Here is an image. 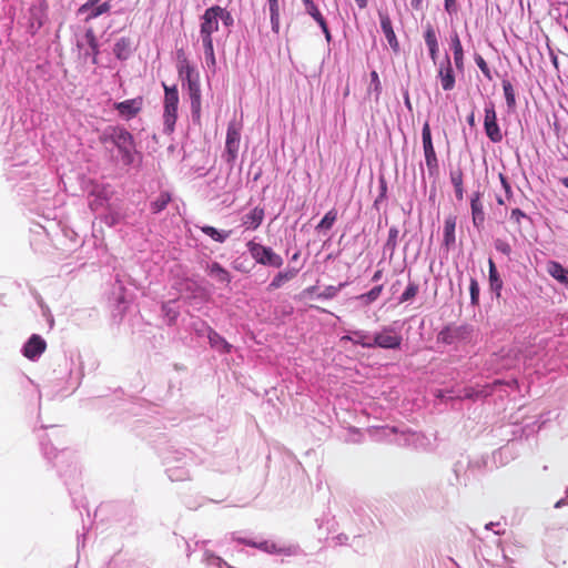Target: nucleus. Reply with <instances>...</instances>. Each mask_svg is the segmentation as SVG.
<instances>
[{
	"instance_id": "nucleus-25",
	"label": "nucleus",
	"mask_w": 568,
	"mask_h": 568,
	"mask_svg": "<svg viewBox=\"0 0 568 568\" xmlns=\"http://www.w3.org/2000/svg\"><path fill=\"white\" fill-rule=\"evenodd\" d=\"M488 290L493 300L499 301L504 290V281L495 261L488 258Z\"/></svg>"
},
{
	"instance_id": "nucleus-37",
	"label": "nucleus",
	"mask_w": 568,
	"mask_h": 568,
	"mask_svg": "<svg viewBox=\"0 0 568 568\" xmlns=\"http://www.w3.org/2000/svg\"><path fill=\"white\" fill-rule=\"evenodd\" d=\"M206 338L210 347L220 355H230L234 349V346L215 329H213Z\"/></svg>"
},
{
	"instance_id": "nucleus-63",
	"label": "nucleus",
	"mask_w": 568,
	"mask_h": 568,
	"mask_svg": "<svg viewBox=\"0 0 568 568\" xmlns=\"http://www.w3.org/2000/svg\"><path fill=\"white\" fill-rule=\"evenodd\" d=\"M444 11L450 17H457L460 6L458 0H443Z\"/></svg>"
},
{
	"instance_id": "nucleus-18",
	"label": "nucleus",
	"mask_w": 568,
	"mask_h": 568,
	"mask_svg": "<svg viewBox=\"0 0 568 568\" xmlns=\"http://www.w3.org/2000/svg\"><path fill=\"white\" fill-rule=\"evenodd\" d=\"M182 90L186 93L190 100L191 119L193 124H200L202 114V93L200 80L182 85Z\"/></svg>"
},
{
	"instance_id": "nucleus-38",
	"label": "nucleus",
	"mask_w": 568,
	"mask_h": 568,
	"mask_svg": "<svg viewBox=\"0 0 568 568\" xmlns=\"http://www.w3.org/2000/svg\"><path fill=\"white\" fill-rule=\"evenodd\" d=\"M548 274L558 283L568 288V267L556 260H549L546 264Z\"/></svg>"
},
{
	"instance_id": "nucleus-36",
	"label": "nucleus",
	"mask_w": 568,
	"mask_h": 568,
	"mask_svg": "<svg viewBox=\"0 0 568 568\" xmlns=\"http://www.w3.org/2000/svg\"><path fill=\"white\" fill-rule=\"evenodd\" d=\"M298 272L300 268L293 266H287L286 268L278 271L267 285V291L273 292L281 288L285 283L292 281Z\"/></svg>"
},
{
	"instance_id": "nucleus-5",
	"label": "nucleus",
	"mask_w": 568,
	"mask_h": 568,
	"mask_svg": "<svg viewBox=\"0 0 568 568\" xmlns=\"http://www.w3.org/2000/svg\"><path fill=\"white\" fill-rule=\"evenodd\" d=\"M98 511L109 514L111 523H114L123 532L131 535L136 531L138 511L131 501H112L101 505Z\"/></svg>"
},
{
	"instance_id": "nucleus-56",
	"label": "nucleus",
	"mask_w": 568,
	"mask_h": 568,
	"mask_svg": "<svg viewBox=\"0 0 568 568\" xmlns=\"http://www.w3.org/2000/svg\"><path fill=\"white\" fill-rule=\"evenodd\" d=\"M418 291H419V284L409 280L405 290L398 296L397 303L403 304V303L413 301L415 298V296L417 295Z\"/></svg>"
},
{
	"instance_id": "nucleus-29",
	"label": "nucleus",
	"mask_w": 568,
	"mask_h": 568,
	"mask_svg": "<svg viewBox=\"0 0 568 568\" xmlns=\"http://www.w3.org/2000/svg\"><path fill=\"white\" fill-rule=\"evenodd\" d=\"M453 474L455 476V483L452 485H464L467 486L473 481L470 473L468 455H462L453 465Z\"/></svg>"
},
{
	"instance_id": "nucleus-8",
	"label": "nucleus",
	"mask_w": 568,
	"mask_h": 568,
	"mask_svg": "<svg viewBox=\"0 0 568 568\" xmlns=\"http://www.w3.org/2000/svg\"><path fill=\"white\" fill-rule=\"evenodd\" d=\"M75 47L79 50L78 58L82 63L99 64L101 44L93 28L89 27L85 29L82 40H77Z\"/></svg>"
},
{
	"instance_id": "nucleus-50",
	"label": "nucleus",
	"mask_w": 568,
	"mask_h": 568,
	"mask_svg": "<svg viewBox=\"0 0 568 568\" xmlns=\"http://www.w3.org/2000/svg\"><path fill=\"white\" fill-rule=\"evenodd\" d=\"M270 11L271 29L274 33L280 32V0H267Z\"/></svg>"
},
{
	"instance_id": "nucleus-49",
	"label": "nucleus",
	"mask_w": 568,
	"mask_h": 568,
	"mask_svg": "<svg viewBox=\"0 0 568 568\" xmlns=\"http://www.w3.org/2000/svg\"><path fill=\"white\" fill-rule=\"evenodd\" d=\"M98 219L108 227H114L124 220V215L119 211L112 210L110 206L106 209V212L100 214Z\"/></svg>"
},
{
	"instance_id": "nucleus-62",
	"label": "nucleus",
	"mask_w": 568,
	"mask_h": 568,
	"mask_svg": "<svg viewBox=\"0 0 568 568\" xmlns=\"http://www.w3.org/2000/svg\"><path fill=\"white\" fill-rule=\"evenodd\" d=\"M202 560L210 567H219V565H226V561L220 556L210 550H204Z\"/></svg>"
},
{
	"instance_id": "nucleus-60",
	"label": "nucleus",
	"mask_w": 568,
	"mask_h": 568,
	"mask_svg": "<svg viewBox=\"0 0 568 568\" xmlns=\"http://www.w3.org/2000/svg\"><path fill=\"white\" fill-rule=\"evenodd\" d=\"M509 445H506L496 449L493 453V462L496 465V467L498 465L507 464L513 458V456L509 455Z\"/></svg>"
},
{
	"instance_id": "nucleus-15",
	"label": "nucleus",
	"mask_w": 568,
	"mask_h": 568,
	"mask_svg": "<svg viewBox=\"0 0 568 568\" xmlns=\"http://www.w3.org/2000/svg\"><path fill=\"white\" fill-rule=\"evenodd\" d=\"M48 11L49 4L47 0H38L32 3L28 9V27L27 31L30 36H36L39 30L48 21Z\"/></svg>"
},
{
	"instance_id": "nucleus-10",
	"label": "nucleus",
	"mask_w": 568,
	"mask_h": 568,
	"mask_svg": "<svg viewBox=\"0 0 568 568\" xmlns=\"http://www.w3.org/2000/svg\"><path fill=\"white\" fill-rule=\"evenodd\" d=\"M474 326L467 323L460 325L446 324L437 334V343L444 345L467 344L471 341Z\"/></svg>"
},
{
	"instance_id": "nucleus-52",
	"label": "nucleus",
	"mask_w": 568,
	"mask_h": 568,
	"mask_svg": "<svg viewBox=\"0 0 568 568\" xmlns=\"http://www.w3.org/2000/svg\"><path fill=\"white\" fill-rule=\"evenodd\" d=\"M190 329L197 337H207L214 328L206 321L196 317L194 321L190 323Z\"/></svg>"
},
{
	"instance_id": "nucleus-59",
	"label": "nucleus",
	"mask_w": 568,
	"mask_h": 568,
	"mask_svg": "<svg viewBox=\"0 0 568 568\" xmlns=\"http://www.w3.org/2000/svg\"><path fill=\"white\" fill-rule=\"evenodd\" d=\"M469 295H470V305L473 307L479 306L480 303V285L476 277L469 278Z\"/></svg>"
},
{
	"instance_id": "nucleus-26",
	"label": "nucleus",
	"mask_w": 568,
	"mask_h": 568,
	"mask_svg": "<svg viewBox=\"0 0 568 568\" xmlns=\"http://www.w3.org/2000/svg\"><path fill=\"white\" fill-rule=\"evenodd\" d=\"M449 49L453 52V63L457 72H465V50L456 30L449 32Z\"/></svg>"
},
{
	"instance_id": "nucleus-54",
	"label": "nucleus",
	"mask_w": 568,
	"mask_h": 568,
	"mask_svg": "<svg viewBox=\"0 0 568 568\" xmlns=\"http://www.w3.org/2000/svg\"><path fill=\"white\" fill-rule=\"evenodd\" d=\"M347 285L346 282H342L338 285H327L324 287L323 291L318 292L315 296L318 301H328L333 300L337 296V294L341 292L342 288H344Z\"/></svg>"
},
{
	"instance_id": "nucleus-32",
	"label": "nucleus",
	"mask_w": 568,
	"mask_h": 568,
	"mask_svg": "<svg viewBox=\"0 0 568 568\" xmlns=\"http://www.w3.org/2000/svg\"><path fill=\"white\" fill-rule=\"evenodd\" d=\"M74 365L73 358L71 357L65 362V369L68 371L67 386L57 390V395L61 394V397H65L72 394L81 384L83 373L81 368L77 374H73L72 366Z\"/></svg>"
},
{
	"instance_id": "nucleus-9",
	"label": "nucleus",
	"mask_w": 568,
	"mask_h": 568,
	"mask_svg": "<svg viewBox=\"0 0 568 568\" xmlns=\"http://www.w3.org/2000/svg\"><path fill=\"white\" fill-rule=\"evenodd\" d=\"M503 386L518 388L519 385L516 378H511L508 382L505 379L496 378L493 382L486 383L484 385L464 387L462 397L473 402L484 400L490 397L497 389H500Z\"/></svg>"
},
{
	"instance_id": "nucleus-42",
	"label": "nucleus",
	"mask_w": 568,
	"mask_h": 568,
	"mask_svg": "<svg viewBox=\"0 0 568 568\" xmlns=\"http://www.w3.org/2000/svg\"><path fill=\"white\" fill-rule=\"evenodd\" d=\"M199 37L202 42L206 65L209 68H215L216 57H215L213 34L199 36Z\"/></svg>"
},
{
	"instance_id": "nucleus-17",
	"label": "nucleus",
	"mask_w": 568,
	"mask_h": 568,
	"mask_svg": "<svg viewBox=\"0 0 568 568\" xmlns=\"http://www.w3.org/2000/svg\"><path fill=\"white\" fill-rule=\"evenodd\" d=\"M437 79L444 91H452L456 85V68L448 52H445L443 59L437 62Z\"/></svg>"
},
{
	"instance_id": "nucleus-33",
	"label": "nucleus",
	"mask_w": 568,
	"mask_h": 568,
	"mask_svg": "<svg viewBox=\"0 0 568 568\" xmlns=\"http://www.w3.org/2000/svg\"><path fill=\"white\" fill-rule=\"evenodd\" d=\"M264 216V207L257 205L242 216V226L246 231H256L262 225Z\"/></svg>"
},
{
	"instance_id": "nucleus-51",
	"label": "nucleus",
	"mask_w": 568,
	"mask_h": 568,
	"mask_svg": "<svg viewBox=\"0 0 568 568\" xmlns=\"http://www.w3.org/2000/svg\"><path fill=\"white\" fill-rule=\"evenodd\" d=\"M388 197V184L385 175L381 173L378 175V194L373 202V209L379 211L381 203L386 201Z\"/></svg>"
},
{
	"instance_id": "nucleus-39",
	"label": "nucleus",
	"mask_w": 568,
	"mask_h": 568,
	"mask_svg": "<svg viewBox=\"0 0 568 568\" xmlns=\"http://www.w3.org/2000/svg\"><path fill=\"white\" fill-rule=\"evenodd\" d=\"M197 229L201 230L203 234L209 236L212 241L216 243H225L227 239L230 237L232 231L231 230H222L217 229L215 226L203 224V225H195Z\"/></svg>"
},
{
	"instance_id": "nucleus-43",
	"label": "nucleus",
	"mask_w": 568,
	"mask_h": 568,
	"mask_svg": "<svg viewBox=\"0 0 568 568\" xmlns=\"http://www.w3.org/2000/svg\"><path fill=\"white\" fill-rule=\"evenodd\" d=\"M171 201H172L171 192H169L166 190L161 191L160 194L155 199L150 200V202H149L150 212L154 215L160 214L168 207V205Z\"/></svg>"
},
{
	"instance_id": "nucleus-57",
	"label": "nucleus",
	"mask_w": 568,
	"mask_h": 568,
	"mask_svg": "<svg viewBox=\"0 0 568 568\" xmlns=\"http://www.w3.org/2000/svg\"><path fill=\"white\" fill-rule=\"evenodd\" d=\"M302 3L305 8V12L308 16H311L317 24L326 21L325 17L322 14L318 6L313 0H302Z\"/></svg>"
},
{
	"instance_id": "nucleus-1",
	"label": "nucleus",
	"mask_w": 568,
	"mask_h": 568,
	"mask_svg": "<svg viewBox=\"0 0 568 568\" xmlns=\"http://www.w3.org/2000/svg\"><path fill=\"white\" fill-rule=\"evenodd\" d=\"M7 139L3 146L7 163L6 179L12 190L21 197L26 205L44 200V193L37 187L39 171L43 170L37 162L39 150L24 130H14L9 135L7 129L0 131V142Z\"/></svg>"
},
{
	"instance_id": "nucleus-2",
	"label": "nucleus",
	"mask_w": 568,
	"mask_h": 568,
	"mask_svg": "<svg viewBox=\"0 0 568 568\" xmlns=\"http://www.w3.org/2000/svg\"><path fill=\"white\" fill-rule=\"evenodd\" d=\"M121 412L126 416L122 422L126 423L131 430L144 440L154 444L159 457L161 458L164 471L171 481H183L191 479V468L196 465L195 454L184 447L160 445L164 440V434L160 432V420L158 418H133L140 416L141 406L133 402L122 400Z\"/></svg>"
},
{
	"instance_id": "nucleus-53",
	"label": "nucleus",
	"mask_w": 568,
	"mask_h": 568,
	"mask_svg": "<svg viewBox=\"0 0 568 568\" xmlns=\"http://www.w3.org/2000/svg\"><path fill=\"white\" fill-rule=\"evenodd\" d=\"M216 9L220 23L225 30H227V33H230L231 28H233L235 23V19L232 14V11L229 10L226 7H221L220 4H216Z\"/></svg>"
},
{
	"instance_id": "nucleus-19",
	"label": "nucleus",
	"mask_w": 568,
	"mask_h": 568,
	"mask_svg": "<svg viewBox=\"0 0 568 568\" xmlns=\"http://www.w3.org/2000/svg\"><path fill=\"white\" fill-rule=\"evenodd\" d=\"M143 102V97L138 95L132 99L114 102L112 109L116 111L120 119L131 121L142 111Z\"/></svg>"
},
{
	"instance_id": "nucleus-21",
	"label": "nucleus",
	"mask_w": 568,
	"mask_h": 568,
	"mask_svg": "<svg viewBox=\"0 0 568 568\" xmlns=\"http://www.w3.org/2000/svg\"><path fill=\"white\" fill-rule=\"evenodd\" d=\"M47 349L45 339L37 333L31 334L22 344L21 354L31 362H37Z\"/></svg>"
},
{
	"instance_id": "nucleus-64",
	"label": "nucleus",
	"mask_w": 568,
	"mask_h": 568,
	"mask_svg": "<svg viewBox=\"0 0 568 568\" xmlns=\"http://www.w3.org/2000/svg\"><path fill=\"white\" fill-rule=\"evenodd\" d=\"M231 265L233 270L243 274H250L253 268V265H250L246 260H242L241 257L233 260Z\"/></svg>"
},
{
	"instance_id": "nucleus-12",
	"label": "nucleus",
	"mask_w": 568,
	"mask_h": 568,
	"mask_svg": "<svg viewBox=\"0 0 568 568\" xmlns=\"http://www.w3.org/2000/svg\"><path fill=\"white\" fill-rule=\"evenodd\" d=\"M483 129L487 139L491 143L497 144L503 141L504 134L499 124L496 106L493 100H489L485 103Z\"/></svg>"
},
{
	"instance_id": "nucleus-3",
	"label": "nucleus",
	"mask_w": 568,
	"mask_h": 568,
	"mask_svg": "<svg viewBox=\"0 0 568 568\" xmlns=\"http://www.w3.org/2000/svg\"><path fill=\"white\" fill-rule=\"evenodd\" d=\"M36 432L38 433L37 436L44 458L48 462L55 459L53 466L58 468V474L63 478L64 485L74 503V495L78 493L75 486L81 473L73 460L72 453L64 445V430L57 425H41L40 429H36Z\"/></svg>"
},
{
	"instance_id": "nucleus-34",
	"label": "nucleus",
	"mask_w": 568,
	"mask_h": 568,
	"mask_svg": "<svg viewBox=\"0 0 568 568\" xmlns=\"http://www.w3.org/2000/svg\"><path fill=\"white\" fill-rule=\"evenodd\" d=\"M456 222L457 216L449 214L444 220L442 245L449 251L456 243Z\"/></svg>"
},
{
	"instance_id": "nucleus-44",
	"label": "nucleus",
	"mask_w": 568,
	"mask_h": 568,
	"mask_svg": "<svg viewBox=\"0 0 568 568\" xmlns=\"http://www.w3.org/2000/svg\"><path fill=\"white\" fill-rule=\"evenodd\" d=\"M337 217H338L337 210L335 207H332L324 214V216L317 223V225L315 226V231L318 234H326L327 232H329L332 230V227L334 226V224L337 221Z\"/></svg>"
},
{
	"instance_id": "nucleus-14",
	"label": "nucleus",
	"mask_w": 568,
	"mask_h": 568,
	"mask_svg": "<svg viewBox=\"0 0 568 568\" xmlns=\"http://www.w3.org/2000/svg\"><path fill=\"white\" fill-rule=\"evenodd\" d=\"M422 143L428 174L429 176H437L439 172V163L433 143L432 129L428 120L424 122L422 128Z\"/></svg>"
},
{
	"instance_id": "nucleus-28",
	"label": "nucleus",
	"mask_w": 568,
	"mask_h": 568,
	"mask_svg": "<svg viewBox=\"0 0 568 568\" xmlns=\"http://www.w3.org/2000/svg\"><path fill=\"white\" fill-rule=\"evenodd\" d=\"M381 30L384 33L392 51L397 54L400 51L399 41L393 28V22L387 12L378 11Z\"/></svg>"
},
{
	"instance_id": "nucleus-24",
	"label": "nucleus",
	"mask_w": 568,
	"mask_h": 568,
	"mask_svg": "<svg viewBox=\"0 0 568 568\" xmlns=\"http://www.w3.org/2000/svg\"><path fill=\"white\" fill-rule=\"evenodd\" d=\"M423 39L430 61L436 65L439 59V34L434 24L427 22L423 26Z\"/></svg>"
},
{
	"instance_id": "nucleus-20",
	"label": "nucleus",
	"mask_w": 568,
	"mask_h": 568,
	"mask_svg": "<svg viewBox=\"0 0 568 568\" xmlns=\"http://www.w3.org/2000/svg\"><path fill=\"white\" fill-rule=\"evenodd\" d=\"M398 446L413 449V450H426L429 446V439L420 432L412 429L403 430L396 438Z\"/></svg>"
},
{
	"instance_id": "nucleus-61",
	"label": "nucleus",
	"mask_w": 568,
	"mask_h": 568,
	"mask_svg": "<svg viewBox=\"0 0 568 568\" xmlns=\"http://www.w3.org/2000/svg\"><path fill=\"white\" fill-rule=\"evenodd\" d=\"M474 61L478 69L481 71L483 75L488 80H493V72L490 67L488 65L487 61L483 58L481 54L475 52L474 53Z\"/></svg>"
},
{
	"instance_id": "nucleus-6",
	"label": "nucleus",
	"mask_w": 568,
	"mask_h": 568,
	"mask_svg": "<svg viewBox=\"0 0 568 568\" xmlns=\"http://www.w3.org/2000/svg\"><path fill=\"white\" fill-rule=\"evenodd\" d=\"M245 246L255 264L276 270L284 265V258L272 246L263 244L258 236L248 240Z\"/></svg>"
},
{
	"instance_id": "nucleus-30",
	"label": "nucleus",
	"mask_w": 568,
	"mask_h": 568,
	"mask_svg": "<svg viewBox=\"0 0 568 568\" xmlns=\"http://www.w3.org/2000/svg\"><path fill=\"white\" fill-rule=\"evenodd\" d=\"M481 197L483 193L479 190L474 191L470 195L471 221L474 227H476L478 231L484 227L486 219Z\"/></svg>"
},
{
	"instance_id": "nucleus-11",
	"label": "nucleus",
	"mask_w": 568,
	"mask_h": 568,
	"mask_svg": "<svg viewBox=\"0 0 568 568\" xmlns=\"http://www.w3.org/2000/svg\"><path fill=\"white\" fill-rule=\"evenodd\" d=\"M397 322L392 325H385L379 332H375L372 338L373 348L396 351L402 347L403 337L397 334Z\"/></svg>"
},
{
	"instance_id": "nucleus-16",
	"label": "nucleus",
	"mask_w": 568,
	"mask_h": 568,
	"mask_svg": "<svg viewBox=\"0 0 568 568\" xmlns=\"http://www.w3.org/2000/svg\"><path fill=\"white\" fill-rule=\"evenodd\" d=\"M239 541L245 546L256 548L258 550H262V551H264L266 554H271V555H282L283 554L286 556H293L297 551L296 546H278L275 541L267 540V539L256 541L255 539H252V538H241Z\"/></svg>"
},
{
	"instance_id": "nucleus-23",
	"label": "nucleus",
	"mask_w": 568,
	"mask_h": 568,
	"mask_svg": "<svg viewBox=\"0 0 568 568\" xmlns=\"http://www.w3.org/2000/svg\"><path fill=\"white\" fill-rule=\"evenodd\" d=\"M220 30L216 4L207 7L199 16V36L214 34Z\"/></svg>"
},
{
	"instance_id": "nucleus-48",
	"label": "nucleus",
	"mask_w": 568,
	"mask_h": 568,
	"mask_svg": "<svg viewBox=\"0 0 568 568\" xmlns=\"http://www.w3.org/2000/svg\"><path fill=\"white\" fill-rule=\"evenodd\" d=\"M178 75L181 81V85L189 84L200 80V73L194 64L178 68Z\"/></svg>"
},
{
	"instance_id": "nucleus-45",
	"label": "nucleus",
	"mask_w": 568,
	"mask_h": 568,
	"mask_svg": "<svg viewBox=\"0 0 568 568\" xmlns=\"http://www.w3.org/2000/svg\"><path fill=\"white\" fill-rule=\"evenodd\" d=\"M501 87L504 91V98L507 106V112L514 113L516 111L517 101H516V93L514 90V87L511 82L508 79H503Z\"/></svg>"
},
{
	"instance_id": "nucleus-22",
	"label": "nucleus",
	"mask_w": 568,
	"mask_h": 568,
	"mask_svg": "<svg viewBox=\"0 0 568 568\" xmlns=\"http://www.w3.org/2000/svg\"><path fill=\"white\" fill-rule=\"evenodd\" d=\"M113 192L109 183H94L92 190L89 192V196L93 197L90 202V209L95 211L102 207H110V201Z\"/></svg>"
},
{
	"instance_id": "nucleus-47",
	"label": "nucleus",
	"mask_w": 568,
	"mask_h": 568,
	"mask_svg": "<svg viewBox=\"0 0 568 568\" xmlns=\"http://www.w3.org/2000/svg\"><path fill=\"white\" fill-rule=\"evenodd\" d=\"M383 290H384V285L377 284V285L373 286L369 291L357 295L356 300L359 302L361 305L369 306L371 304H373L374 302H376L378 300Z\"/></svg>"
},
{
	"instance_id": "nucleus-40",
	"label": "nucleus",
	"mask_w": 568,
	"mask_h": 568,
	"mask_svg": "<svg viewBox=\"0 0 568 568\" xmlns=\"http://www.w3.org/2000/svg\"><path fill=\"white\" fill-rule=\"evenodd\" d=\"M114 0L101 1L98 4H94L93 7H91V9H88L84 12V14L82 16L83 17V21L84 22H90L92 20L98 19L99 17H101L103 14L110 13L111 9H112V2Z\"/></svg>"
},
{
	"instance_id": "nucleus-4",
	"label": "nucleus",
	"mask_w": 568,
	"mask_h": 568,
	"mask_svg": "<svg viewBox=\"0 0 568 568\" xmlns=\"http://www.w3.org/2000/svg\"><path fill=\"white\" fill-rule=\"evenodd\" d=\"M99 142L104 146L109 161L126 171L140 170L143 152L134 134L123 124H109L99 134Z\"/></svg>"
},
{
	"instance_id": "nucleus-27",
	"label": "nucleus",
	"mask_w": 568,
	"mask_h": 568,
	"mask_svg": "<svg viewBox=\"0 0 568 568\" xmlns=\"http://www.w3.org/2000/svg\"><path fill=\"white\" fill-rule=\"evenodd\" d=\"M138 49V43L129 37H121L115 40L112 47L114 58L120 62L128 61Z\"/></svg>"
},
{
	"instance_id": "nucleus-58",
	"label": "nucleus",
	"mask_w": 568,
	"mask_h": 568,
	"mask_svg": "<svg viewBox=\"0 0 568 568\" xmlns=\"http://www.w3.org/2000/svg\"><path fill=\"white\" fill-rule=\"evenodd\" d=\"M354 345H359L363 348H373L371 333L364 329H353Z\"/></svg>"
},
{
	"instance_id": "nucleus-31",
	"label": "nucleus",
	"mask_w": 568,
	"mask_h": 568,
	"mask_svg": "<svg viewBox=\"0 0 568 568\" xmlns=\"http://www.w3.org/2000/svg\"><path fill=\"white\" fill-rule=\"evenodd\" d=\"M180 315L178 300H169L161 303L160 316L166 326L172 327L176 325Z\"/></svg>"
},
{
	"instance_id": "nucleus-35",
	"label": "nucleus",
	"mask_w": 568,
	"mask_h": 568,
	"mask_svg": "<svg viewBox=\"0 0 568 568\" xmlns=\"http://www.w3.org/2000/svg\"><path fill=\"white\" fill-rule=\"evenodd\" d=\"M205 272L210 277L221 284L229 285L233 280L231 272L216 261L209 263L205 267Z\"/></svg>"
},
{
	"instance_id": "nucleus-41",
	"label": "nucleus",
	"mask_w": 568,
	"mask_h": 568,
	"mask_svg": "<svg viewBox=\"0 0 568 568\" xmlns=\"http://www.w3.org/2000/svg\"><path fill=\"white\" fill-rule=\"evenodd\" d=\"M398 227L395 225L390 226L388 230L386 242L383 245V258H386V256L388 257L389 261L393 258L398 244Z\"/></svg>"
},
{
	"instance_id": "nucleus-46",
	"label": "nucleus",
	"mask_w": 568,
	"mask_h": 568,
	"mask_svg": "<svg viewBox=\"0 0 568 568\" xmlns=\"http://www.w3.org/2000/svg\"><path fill=\"white\" fill-rule=\"evenodd\" d=\"M489 457L486 455H481L479 457L470 458L468 456L470 473L474 480L479 479V477L485 473V469L488 466Z\"/></svg>"
},
{
	"instance_id": "nucleus-55",
	"label": "nucleus",
	"mask_w": 568,
	"mask_h": 568,
	"mask_svg": "<svg viewBox=\"0 0 568 568\" xmlns=\"http://www.w3.org/2000/svg\"><path fill=\"white\" fill-rule=\"evenodd\" d=\"M382 91H383V87H382V82L379 79V74L376 70H372L369 72V85L367 88V92L369 94L373 93L375 95V101L378 102Z\"/></svg>"
},
{
	"instance_id": "nucleus-7",
	"label": "nucleus",
	"mask_w": 568,
	"mask_h": 568,
	"mask_svg": "<svg viewBox=\"0 0 568 568\" xmlns=\"http://www.w3.org/2000/svg\"><path fill=\"white\" fill-rule=\"evenodd\" d=\"M162 87L164 90L163 98V133L171 134L175 130V124L178 121V111H179V89L178 84L168 85L165 82H162Z\"/></svg>"
},
{
	"instance_id": "nucleus-13",
	"label": "nucleus",
	"mask_w": 568,
	"mask_h": 568,
	"mask_svg": "<svg viewBox=\"0 0 568 568\" xmlns=\"http://www.w3.org/2000/svg\"><path fill=\"white\" fill-rule=\"evenodd\" d=\"M241 142V125L234 121L227 124L225 148L222 154L224 162L232 169L237 160Z\"/></svg>"
}]
</instances>
